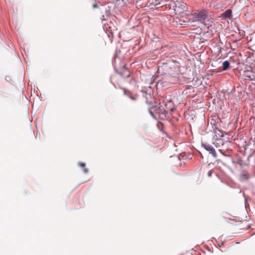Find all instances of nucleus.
<instances>
[{
	"mask_svg": "<svg viewBox=\"0 0 255 255\" xmlns=\"http://www.w3.org/2000/svg\"><path fill=\"white\" fill-rule=\"evenodd\" d=\"M178 8V9H179V10L187 11V7L186 4L184 3H179L178 6H176V8Z\"/></svg>",
	"mask_w": 255,
	"mask_h": 255,
	"instance_id": "nucleus-5",
	"label": "nucleus"
},
{
	"mask_svg": "<svg viewBox=\"0 0 255 255\" xmlns=\"http://www.w3.org/2000/svg\"><path fill=\"white\" fill-rule=\"evenodd\" d=\"M219 151L222 153V154H224V153L223 152V150L222 149H219Z\"/></svg>",
	"mask_w": 255,
	"mask_h": 255,
	"instance_id": "nucleus-13",
	"label": "nucleus"
},
{
	"mask_svg": "<svg viewBox=\"0 0 255 255\" xmlns=\"http://www.w3.org/2000/svg\"><path fill=\"white\" fill-rule=\"evenodd\" d=\"M249 178V176L247 174L244 173L241 175V178L242 180L247 179Z\"/></svg>",
	"mask_w": 255,
	"mask_h": 255,
	"instance_id": "nucleus-9",
	"label": "nucleus"
},
{
	"mask_svg": "<svg viewBox=\"0 0 255 255\" xmlns=\"http://www.w3.org/2000/svg\"><path fill=\"white\" fill-rule=\"evenodd\" d=\"M215 122V121H214L213 119H212V120H211V124H213V125H214V126L215 127V128H217V127H216L215 124V123H214Z\"/></svg>",
	"mask_w": 255,
	"mask_h": 255,
	"instance_id": "nucleus-10",
	"label": "nucleus"
},
{
	"mask_svg": "<svg viewBox=\"0 0 255 255\" xmlns=\"http://www.w3.org/2000/svg\"><path fill=\"white\" fill-rule=\"evenodd\" d=\"M244 76L250 80H255L254 69L246 70L244 72Z\"/></svg>",
	"mask_w": 255,
	"mask_h": 255,
	"instance_id": "nucleus-3",
	"label": "nucleus"
},
{
	"mask_svg": "<svg viewBox=\"0 0 255 255\" xmlns=\"http://www.w3.org/2000/svg\"><path fill=\"white\" fill-rule=\"evenodd\" d=\"M175 13L176 14H178L180 17H184L187 14V11L179 10V9H178V8H175Z\"/></svg>",
	"mask_w": 255,
	"mask_h": 255,
	"instance_id": "nucleus-4",
	"label": "nucleus"
},
{
	"mask_svg": "<svg viewBox=\"0 0 255 255\" xmlns=\"http://www.w3.org/2000/svg\"><path fill=\"white\" fill-rule=\"evenodd\" d=\"M230 67V63L228 61H225L223 63L222 70L223 71L227 70Z\"/></svg>",
	"mask_w": 255,
	"mask_h": 255,
	"instance_id": "nucleus-7",
	"label": "nucleus"
},
{
	"mask_svg": "<svg viewBox=\"0 0 255 255\" xmlns=\"http://www.w3.org/2000/svg\"><path fill=\"white\" fill-rule=\"evenodd\" d=\"M192 14L193 17L191 19L192 22L202 21L207 18V12L204 9L200 11H195Z\"/></svg>",
	"mask_w": 255,
	"mask_h": 255,
	"instance_id": "nucleus-1",
	"label": "nucleus"
},
{
	"mask_svg": "<svg viewBox=\"0 0 255 255\" xmlns=\"http://www.w3.org/2000/svg\"><path fill=\"white\" fill-rule=\"evenodd\" d=\"M212 172L211 170H210L208 171V175L209 177H211L212 176Z\"/></svg>",
	"mask_w": 255,
	"mask_h": 255,
	"instance_id": "nucleus-11",
	"label": "nucleus"
},
{
	"mask_svg": "<svg viewBox=\"0 0 255 255\" xmlns=\"http://www.w3.org/2000/svg\"><path fill=\"white\" fill-rule=\"evenodd\" d=\"M129 98H130L131 100H135L136 99H135V98H134V97H132V96H129Z\"/></svg>",
	"mask_w": 255,
	"mask_h": 255,
	"instance_id": "nucleus-12",
	"label": "nucleus"
},
{
	"mask_svg": "<svg viewBox=\"0 0 255 255\" xmlns=\"http://www.w3.org/2000/svg\"><path fill=\"white\" fill-rule=\"evenodd\" d=\"M232 10L231 9H227L223 14L222 16L226 18H230L232 17Z\"/></svg>",
	"mask_w": 255,
	"mask_h": 255,
	"instance_id": "nucleus-6",
	"label": "nucleus"
},
{
	"mask_svg": "<svg viewBox=\"0 0 255 255\" xmlns=\"http://www.w3.org/2000/svg\"><path fill=\"white\" fill-rule=\"evenodd\" d=\"M80 166L83 168V171H84V173H86L87 172V169H86V168L85 167V165L84 163H80Z\"/></svg>",
	"mask_w": 255,
	"mask_h": 255,
	"instance_id": "nucleus-8",
	"label": "nucleus"
},
{
	"mask_svg": "<svg viewBox=\"0 0 255 255\" xmlns=\"http://www.w3.org/2000/svg\"><path fill=\"white\" fill-rule=\"evenodd\" d=\"M202 146L211 154L214 157L216 158L217 157L216 151L211 145L207 143H202Z\"/></svg>",
	"mask_w": 255,
	"mask_h": 255,
	"instance_id": "nucleus-2",
	"label": "nucleus"
}]
</instances>
